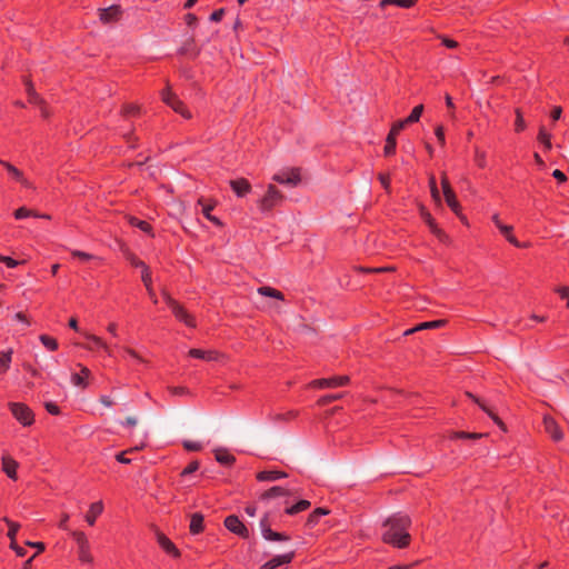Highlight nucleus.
Returning a JSON list of instances; mask_svg holds the SVG:
<instances>
[{"instance_id":"f257e3e1","label":"nucleus","mask_w":569,"mask_h":569,"mask_svg":"<svg viewBox=\"0 0 569 569\" xmlns=\"http://www.w3.org/2000/svg\"><path fill=\"white\" fill-rule=\"evenodd\" d=\"M411 519L405 513H395L383 522L382 540L396 548H406L409 546L411 537L409 527Z\"/></svg>"},{"instance_id":"f03ea898","label":"nucleus","mask_w":569,"mask_h":569,"mask_svg":"<svg viewBox=\"0 0 569 569\" xmlns=\"http://www.w3.org/2000/svg\"><path fill=\"white\" fill-rule=\"evenodd\" d=\"M290 490L283 488L281 486H273L269 490L264 491L259 496V501L268 503L271 500L278 499V507L284 506V513L289 516L297 515L299 512L306 511L310 508L311 503L309 500L301 499L293 505H289L288 497L290 495Z\"/></svg>"},{"instance_id":"7ed1b4c3","label":"nucleus","mask_w":569,"mask_h":569,"mask_svg":"<svg viewBox=\"0 0 569 569\" xmlns=\"http://www.w3.org/2000/svg\"><path fill=\"white\" fill-rule=\"evenodd\" d=\"M162 298L166 305L170 308L177 320L184 323L189 328H196L197 322L192 315H190L181 305H179L167 291H162Z\"/></svg>"},{"instance_id":"20e7f679","label":"nucleus","mask_w":569,"mask_h":569,"mask_svg":"<svg viewBox=\"0 0 569 569\" xmlns=\"http://www.w3.org/2000/svg\"><path fill=\"white\" fill-rule=\"evenodd\" d=\"M283 199V193L276 186L269 184L264 196L258 200V207L262 213H267L279 206Z\"/></svg>"},{"instance_id":"39448f33","label":"nucleus","mask_w":569,"mask_h":569,"mask_svg":"<svg viewBox=\"0 0 569 569\" xmlns=\"http://www.w3.org/2000/svg\"><path fill=\"white\" fill-rule=\"evenodd\" d=\"M9 409L16 420L23 427H30L34 422V413L29 406L22 402H10Z\"/></svg>"},{"instance_id":"423d86ee","label":"nucleus","mask_w":569,"mask_h":569,"mask_svg":"<svg viewBox=\"0 0 569 569\" xmlns=\"http://www.w3.org/2000/svg\"><path fill=\"white\" fill-rule=\"evenodd\" d=\"M162 101L169 106L174 112L182 116L184 119H190L191 113L184 106V103L171 92V89L168 87L161 92Z\"/></svg>"},{"instance_id":"0eeeda50","label":"nucleus","mask_w":569,"mask_h":569,"mask_svg":"<svg viewBox=\"0 0 569 569\" xmlns=\"http://www.w3.org/2000/svg\"><path fill=\"white\" fill-rule=\"evenodd\" d=\"M73 539L78 546V557L82 565H90L93 560L90 552V543L87 536L82 531L72 532Z\"/></svg>"},{"instance_id":"6e6552de","label":"nucleus","mask_w":569,"mask_h":569,"mask_svg":"<svg viewBox=\"0 0 569 569\" xmlns=\"http://www.w3.org/2000/svg\"><path fill=\"white\" fill-rule=\"evenodd\" d=\"M492 222L499 229L501 234L506 238V240L517 248L527 247L526 243H521L518 239L512 234L513 227L509 224H505L501 222L499 213H493L491 217Z\"/></svg>"},{"instance_id":"1a4fd4ad","label":"nucleus","mask_w":569,"mask_h":569,"mask_svg":"<svg viewBox=\"0 0 569 569\" xmlns=\"http://www.w3.org/2000/svg\"><path fill=\"white\" fill-rule=\"evenodd\" d=\"M272 180L290 187H296L301 181L300 170L297 168L280 171L273 174Z\"/></svg>"},{"instance_id":"9d476101","label":"nucleus","mask_w":569,"mask_h":569,"mask_svg":"<svg viewBox=\"0 0 569 569\" xmlns=\"http://www.w3.org/2000/svg\"><path fill=\"white\" fill-rule=\"evenodd\" d=\"M270 515L267 512L260 519V530L262 537L268 541H288L289 536L271 530L269 523Z\"/></svg>"},{"instance_id":"9b49d317","label":"nucleus","mask_w":569,"mask_h":569,"mask_svg":"<svg viewBox=\"0 0 569 569\" xmlns=\"http://www.w3.org/2000/svg\"><path fill=\"white\" fill-rule=\"evenodd\" d=\"M349 382L348 376H335L330 378L316 379L310 382V387L317 389L338 388Z\"/></svg>"},{"instance_id":"f8f14e48","label":"nucleus","mask_w":569,"mask_h":569,"mask_svg":"<svg viewBox=\"0 0 569 569\" xmlns=\"http://www.w3.org/2000/svg\"><path fill=\"white\" fill-rule=\"evenodd\" d=\"M82 336L88 340L90 345L84 346L88 350L99 349L102 350L108 357L113 356L112 348L103 341L100 337L89 333V332H82Z\"/></svg>"},{"instance_id":"ddd939ff","label":"nucleus","mask_w":569,"mask_h":569,"mask_svg":"<svg viewBox=\"0 0 569 569\" xmlns=\"http://www.w3.org/2000/svg\"><path fill=\"white\" fill-rule=\"evenodd\" d=\"M224 526L226 528L231 531L232 533L241 537V538H248L249 537V530L248 528L242 523V521L234 515H230L224 519Z\"/></svg>"},{"instance_id":"4468645a","label":"nucleus","mask_w":569,"mask_h":569,"mask_svg":"<svg viewBox=\"0 0 569 569\" xmlns=\"http://www.w3.org/2000/svg\"><path fill=\"white\" fill-rule=\"evenodd\" d=\"M441 186H442V190H443V196H445V199H446V202L448 204V207L455 212V213H458L459 209H460V204L456 198V194L453 192V190L451 189L450 184H449V181L446 177H442L441 179Z\"/></svg>"},{"instance_id":"2eb2a0df","label":"nucleus","mask_w":569,"mask_h":569,"mask_svg":"<svg viewBox=\"0 0 569 569\" xmlns=\"http://www.w3.org/2000/svg\"><path fill=\"white\" fill-rule=\"evenodd\" d=\"M0 163L7 169L10 178L20 184H22L24 188L31 189L33 188L32 183L23 176L22 171H20L18 168L12 166L11 163L7 161H0Z\"/></svg>"},{"instance_id":"dca6fc26","label":"nucleus","mask_w":569,"mask_h":569,"mask_svg":"<svg viewBox=\"0 0 569 569\" xmlns=\"http://www.w3.org/2000/svg\"><path fill=\"white\" fill-rule=\"evenodd\" d=\"M26 91L28 93L29 102L36 106H39L41 116L43 118H48L50 116V112L46 104L43 103L42 99L34 91L32 84L30 82L26 83Z\"/></svg>"},{"instance_id":"f3484780","label":"nucleus","mask_w":569,"mask_h":569,"mask_svg":"<svg viewBox=\"0 0 569 569\" xmlns=\"http://www.w3.org/2000/svg\"><path fill=\"white\" fill-rule=\"evenodd\" d=\"M80 372H74L71 375V383L79 388H87L88 382L87 379L91 376V371L86 366L79 363Z\"/></svg>"},{"instance_id":"a211bd4d","label":"nucleus","mask_w":569,"mask_h":569,"mask_svg":"<svg viewBox=\"0 0 569 569\" xmlns=\"http://www.w3.org/2000/svg\"><path fill=\"white\" fill-rule=\"evenodd\" d=\"M543 427L546 432L555 440L559 441L562 439L563 435L560 430L556 420L549 416L543 417Z\"/></svg>"},{"instance_id":"6ab92c4d","label":"nucleus","mask_w":569,"mask_h":569,"mask_svg":"<svg viewBox=\"0 0 569 569\" xmlns=\"http://www.w3.org/2000/svg\"><path fill=\"white\" fill-rule=\"evenodd\" d=\"M121 9L119 6H110L109 8L99 9V19L103 23L117 21L120 18Z\"/></svg>"},{"instance_id":"aec40b11","label":"nucleus","mask_w":569,"mask_h":569,"mask_svg":"<svg viewBox=\"0 0 569 569\" xmlns=\"http://www.w3.org/2000/svg\"><path fill=\"white\" fill-rule=\"evenodd\" d=\"M189 356L191 358L201 359L206 361H216L220 357L219 352L216 350H202L197 348L190 349Z\"/></svg>"},{"instance_id":"412c9836","label":"nucleus","mask_w":569,"mask_h":569,"mask_svg":"<svg viewBox=\"0 0 569 569\" xmlns=\"http://www.w3.org/2000/svg\"><path fill=\"white\" fill-rule=\"evenodd\" d=\"M230 187H231L232 191L240 198L244 197L246 194H248L251 191V184L249 183V181L247 179H243V178L231 180Z\"/></svg>"},{"instance_id":"4be33fe9","label":"nucleus","mask_w":569,"mask_h":569,"mask_svg":"<svg viewBox=\"0 0 569 569\" xmlns=\"http://www.w3.org/2000/svg\"><path fill=\"white\" fill-rule=\"evenodd\" d=\"M18 462L9 457L4 456L2 457V471L12 480H17V470H18Z\"/></svg>"},{"instance_id":"5701e85b","label":"nucleus","mask_w":569,"mask_h":569,"mask_svg":"<svg viewBox=\"0 0 569 569\" xmlns=\"http://www.w3.org/2000/svg\"><path fill=\"white\" fill-rule=\"evenodd\" d=\"M141 280L147 289L149 298L154 305H157L158 298L152 288L151 272L148 267H144V270H141Z\"/></svg>"},{"instance_id":"b1692460","label":"nucleus","mask_w":569,"mask_h":569,"mask_svg":"<svg viewBox=\"0 0 569 569\" xmlns=\"http://www.w3.org/2000/svg\"><path fill=\"white\" fill-rule=\"evenodd\" d=\"M198 204L201 206V212H202V214L204 216V218L207 220H209L210 222H212L217 227H221L222 226L221 220L218 217L211 214V211L213 210L214 204L204 203V200L202 198H200L198 200Z\"/></svg>"},{"instance_id":"393cba45","label":"nucleus","mask_w":569,"mask_h":569,"mask_svg":"<svg viewBox=\"0 0 569 569\" xmlns=\"http://www.w3.org/2000/svg\"><path fill=\"white\" fill-rule=\"evenodd\" d=\"M103 511V503L102 501H97L90 505V508L86 515V521L89 526H93L97 518L102 513Z\"/></svg>"},{"instance_id":"a878e982","label":"nucleus","mask_w":569,"mask_h":569,"mask_svg":"<svg viewBox=\"0 0 569 569\" xmlns=\"http://www.w3.org/2000/svg\"><path fill=\"white\" fill-rule=\"evenodd\" d=\"M286 477L287 473L280 470H262L257 473L258 481H277Z\"/></svg>"},{"instance_id":"bb28decb","label":"nucleus","mask_w":569,"mask_h":569,"mask_svg":"<svg viewBox=\"0 0 569 569\" xmlns=\"http://www.w3.org/2000/svg\"><path fill=\"white\" fill-rule=\"evenodd\" d=\"M158 543L168 555H171L172 557L179 556V551H178L177 547L164 535H162V533L158 535Z\"/></svg>"},{"instance_id":"cd10ccee","label":"nucleus","mask_w":569,"mask_h":569,"mask_svg":"<svg viewBox=\"0 0 569 569\" xmlns=\"http://www.w3.org/2000/svg\"><path fill=\"white\" fill-rule=\"evenodd\" d=\"M329 513V510L326 509V508H316L307 518V521H306V526L308 528H313L316 527L319 521H320V518L323 517V516H327Z\"/></svg>"},{"instance_id":"c85d7f7f","label":"nucleus","mask_w":569,"mask_h":569,"mask_svg":"<svg viewBox=\"0 0 569 569\" xmlns=\"http://www.w3.org/2000/svg\"><path fill=\"white\" fill-rule=\"evenodd\" d=\"M13 350L11 348L0 352V373H4L10 369Z\"/></svg>"},{"instance_id":"c756f323","label":"nucleus","mask_w":569,"mask_h":569,"mask_svg":"<svg viewBox=\"0 0 569 569\" xmlns=\"http://www.w3.org/2000/svg\"><path fill=\"white\" fill-rule=\"evenodd\" d=\"M257 292L262 296V297H269V298H273V299H277V300H283L284 299V296L281 291L272 288V287H268V286H262V287H259L257 289Z\"/></svg>"},{"instance_id":"7c9ffc66","label":"nucleus","mask_w":569,"mask_h":569,"mask_svg":"<svg viewBox=\"0 0 569 569\" xmlns=\"http://www.w3.org/2000/svg\"><path fill=\"white\" fill-rule=\"evenodd\" d=\"M203 530V516L201 513H193L190 520V532L198 535Z\"/></svg>"},{"instance_id":"2f4dec72","label":"nucleus","mask_w":569,"mask_h":569,"mask_svg":"<svg viewBox=\"0 0 569 569\" xmlns=\"http://www.w3.org/2000/svg\"><path fill=\"white\" fill-rule=\"evenodd\" d=\"M295 557V552H288L283 555H278L273 558H271L269 561L273 566V568H278L280 566L289 565Z\"/></svg>"},{"instance_id":"473e14b6","label":"nucleus","mask_w":569,"mask_h":569,"mask_svg":"<svg viewBox=\"0 0 569 569\" xmlns=\"http://www.w3.org/2000/svg\"><path fill=\"white\" fill-rule=\"evenodd\" d=\"M129 223L132 226V227H137L139 228L141 231L148 233V234H152V227L149 222L144 221V220H140L136 217H131L129 219Z\"/></svg>"},{"instance_id":"72a5a7b5","label":"nucleus","mask_w":569,"mask_h":569,"mask_svg":"<svg viewBox=\"0 0 569 569\" xmlns=\"http://www.w3.org/2000/svg\"><path fill=\"white\" fill-rule=\"evenodd\" d=\"M441 325H442L441 320H433V321L422 322V323L418 325L417 327L405 331V335L408 336V335H410L412 332H416V331H419V330H422V329L438 328Z\"/></svg>"},{"instance_id":"f704fd0d","label":"nucleus","mask_w":569,"mask_h":569,"mask_svg":"<svg viewBox=\"0 0 569 569\" xmlns=\"http://www.w3.org/2000/svg\"><path fill=\"white\" fill-rule=\"evenodd\" d=\"M39 340L49 351H56L59 347L58 341L48 335H40Z\"/></svg>"},{"instance_id":"c9c22d12","label":"nucleus","mask_w":569,"mask_h":569,"mask_svg":"<svg viewBox=\"0 0 569 569\" xmlns=\"http://www.w3.org/2000/svg\"><path fill=\"white\" fill-rule=\"evenodd\" d=\"M396 147H397V136H392V133L389 132L387 136V139H386L385 149H383L385 154L386 156L393 154L396 152Z\"/></svg>"},{"instance_id":"e433bc0d","label":"nucleus","mask_w":569,"mask_h":569,"mask_svg":"<svg viewBox=\"0 0 569 569\" xmlns=\"http://www.w3.org/2000/svg\"><path fill=\"white\" fill-rule=\"evenodd\" d=\"M538 141L543 144L546 150H550L552 148L551 144V134L541 127L538 133Z\"/></svg>"},{"instance_id":"4c0bfd02","label":"nucleus","mask_w":569,"mask_h":569,"mask_svg":"<svg viewBox=\"0 0 569 569\" xmlns=\"http://www.w3.org/2000/svg\"><path fill=\"white\" fill-rule=\"evenodd\" d=\"M2 521L6 522L9 527V530L7 532L8 538L10 540H14L16 536L20 529V525L18 522L10 520L8 517H3Z\"/></svg>"},{"instance_id":"58836bf2","label":"nucleus","mask_w":569,"mask_h":569,"mask_svg":"<svg viewBox=\"0 0 569 569\" xmlns=\"http://www.w3.org/2000/svg\"><path fill=\"white\" fill-rule=\"evenodd\" d=\"M422 112H423V106L422 104L416 106L411 110L410 114L406 118V122H409V124L418 122L420 120Z\"/></svg>"},{"instance_id":"ea45409f","label":"nucleus","mask_w":569,"mask_h":569,"mask_svg":"<svg viewBox=\"0 0 569 569\" xmlns=\"http://www.w3.org/2000/svg\"><path fill=\"white\" fill-rule=\"evenodd\" d=\"M216 459L219 463L229 466L234 461V457L228 451H219L216 453Z\"/></svg>"},{"instance_id":"a19ab883","label":"nucleus","mask_w":569,"mask_h":569,"mask_svg":"<svg viewBox=\"0 0 569 569\" xmlns=\"http://www.w3.org/2000/svg\"><path fill=\"white\" fill-rule=\"evenodd\" d=\"M71 256L73 258H78L79 260L83 261V262H88V261H92V260H99L98 257L91 254V253H88V252H84V251H80V250H72L71 251Z\"/></svg>"},{"instance_id":"79ce46f5","label":"nucleus","mask_w":569,"mask_h":569,"mask_svg":"<svg viewBox=\"0 0 569 569\" xmlns=\"http://www.w3.org/2000/svg\"><path fill=\"white\" fill-rule=\"evenodd\" d=\"M36 216V212L26 207H21L14 211V218L18 220Z\"/></svg>"},{"instance_id":"37998d69","label":"nucleus","mask_w":569,"mask_h":569,"mask_svg":"<svg viewBox=\"0 0 569 569\" xmlns=\"http://www.w3.org/2000/svg\"><path fill=\"white\" fill-rule=\"evenodd\" d=\"M420 214L423 221L429 227V230H432L436 226H438L432 216L430 214V212H428L425 208H421Z\"/></svg>"},{"instance_id":"c03bdc74","label":"nucleus","mask_w":569,"mask_h":569,"mask_svg":"<svg viewBox=\"0 0 569 569\" xmlns=\"http://www.w3.org/2000/svg\"><path fill=\"white\" fill-rule=\"evenodd\" d=\"M143 446L141 447H133L127 451H122V452H119L117 456H116V460L119 462V463H123V465H128L131 462V460L129 458L126 457V455L128 452H133V451H137L139 449H141Z\"/></svg>"},{"instance_id":"a18cd8bd","label":"nucleus","mask_w":569,"mask_h":569,"mask_svg":"<svg viewBox=\"0 0 569 569\" xmlns=\"http://www.w3.org/2000/svg\"><path fill=\"white\" fill-rule=\"evenodd\" d=\"M430 232L442 243L448 242L449 237L448 234L441 230L438 226H436Z\"/></svg>"},{"instance_id":"49530a36","label":"nucleus","mask_w":569,"mask_h":569,"mask_svg":"<svg viewBox=\"0 0 569 569\" xmlns=\"http://www.w3.org/2000/svg\"><path fill=\"white\" fill-rule=\"evenodd\" d=\"M408 124L409 122H406V119L398 120L392 124L390 132L392 133V136H398L400 131L403 130Z\"/></svg>"},{"instance_id":"de8ad7c7","label":"nucleus","mask_w":569,"mask_h":569,"mask_svg":"<svg viewBox=\"0 0 569 569\" xmlns=\"http://www.w3.org/2000/svg\"><path fill=\"white\" fill-rule=\"evenodd\" d=\"M515 129L517 132L523 131L526 129L525 119L519 110L516 111Z\"/></svg>"},{"instance_id":"09e8293b","label":"nucleus","mask_w":569,"mask_h":569,"mask_svg":"<svg viewBox=\"0 0 569 569\" xmlns=\"http://www.w3.org/2000/svg\"><path fill=\"white\" fill-rule=\"evenodd\" d=\"M429 184H430L431 197L433 198L435 201L440 202V192L437 188L435 177L430 178Z\"/></svg>"},{"instance_id":"8fccbe9b","label":"nucleus","mask_w":569,"mask_h":569,"mask_svg":"<svg viewBox=\"0 0 569 569\" xmlns=\"http://www.w3.org/2000/svg\"><path fill=\"white\" fill-rule=\"evenodd\" d=\"M475 162L479 168H485L487 166L486 153L477 149L475 154Z\"/></svg>"},{"instance_id":"3c124183","label":"nucleus","mask_w":569,"mask_h":569,"mask_svg":"<svg viewBox=\"0 0 569 569\" xmlns=\"http://www.w3.org/2000/svg\"><path fill=\"white\" fill-rule=\"evenodd\" d=\"M0 261L3 262L8 268H16L19 264L23 263L24 261L16 260L8 256H1Z\"/></svg>"},{"instance_id":"603ef678","label":"nucleus","mask_w":569,"mask_h":569,"mask_svg":"<svg viewBox=\"0 0 569 569\" xmlns=\"http://www.w3.org/2000/svg\"><path fill=\"white\" fill-rule=\"evenodd\" d=\"M183 447L188 451H199L202 449V445L198 441L184 440Z\"/></svg>"},{"instance_id":"864d4df0","label":"nucleus","mask_w":569,"mask_h":569,"mask_svg":"<svg viewBox=\"0 0 569 569\" xmlns=\"http://www.w3.org/2000/svg\"><path fill=\"white\" fill-rule=\"evenodd\" d=\"M198 469H199V462L192 461L182 470L181 476L186 477L188 475L196 472Z\"/></svg>"},{"instance_id":"5fc2aeb1","label":"nucleus","mask_w":569,"mask_h":569,"mask_svg":"<svg viewBox=\"0 0 569 569\" xmlns=\"http://www.w3.org/2000/svg\"><path fill=\"white\" fill-rule=\"evenodd\" d=\"M480 437H481L480 433H471V432H465V431L455 432L452 436V438H461V439H478Z\"/></svg>"},{"instance_id":"6e6d98bb","label":"nucleus","mask_w":569,"mask_h":569,"mask_svg":"<svg viewBox=\"0 0 569 569\" xmlns=\"http://www.w3.org/2000/svg\"><path fill=\"white\" fill-rule=\"evenodd\" d=\"M435 136L438 140V142L441 144V146H445L446 143V138H445V128L443 126H437L436 129H435Z\"/></svg>"},{"instance_id":"4d7b16f0","label":"nucleus","mask_w":569,"mask_h":569,"mask_svg":"<svg viewBox=\"0 0 569 569\" xmlns=\"http://www.w3.org/2000/svg\"><path fill=\"white\" fill-rule=\"evenodd\" d=\"M124 357H129L136 361H142V359L138 356V353L131 348H121Z\"/></svg>"},{"instance_id":"13d9d810","label":"nucleus","mask_w":569,"mask_h":569,"mask_svg":"<svg viewBox=\"0 0 569 569\" xmlns=\"http://www.w3.org/2000/svg\"><path fill=\"white\" fill-rule=\"evenodd\" d=\"M44 407L50 415L58 416L60 413V409L54 402H46Z\"/></svg>"},{"instance_id":"bf43d9fd","label":"nucleus","mask_w":569,"mask_h":569,"mask_svg":"<svg viewBox=\"0 0 569 569\" xmlns=\"http://www.w3.org/2000/svg\"><path fill=\"white\" fill-rule=\"evenodd\" d=\"M223 16H224V10H223V9H218V10H214V11L210 14L209 19H210V21H212V22H219V21H221V20H222Z\"/></svg>"},{"instance_id":"052dcab7","label":"nucleus","mask_w":569,"mask_h":569,"mask_svg":"<svg viewBox=\"0 0 569 569\" xmlns=\"http://www.w3.org/2000/svg\"><path fill=\"white\" fill-rule=\"evenodd\" d=\"M342 397L341 393H331V395H327V396H323L321 399H320V402L322 405H326V403H329V402H332L335 400H338Z\"/></svg>"},{"instance_id":"680f3d73","label":"nucleus","mask_w":569,"mask_h":569,"mask_svg":"<svg viewBox=\"0 0 569 569\" xmlns=\"http://www.w3.org/2000/svg\"><path fill=\"white\" fill-rule=\"evenodd\" d=\"M169 391L173 396H186L189 393V390L184 387H171Z\"/></svg>"},{"instance_id":"e2e57ef3","label":"nucleus","mask_w":569,"mask_h":569,"mask_svg":"<svg viewBox=\"0 0 569 569\" xmlns=\"http://www.w3.org/2000/svg\"><path fill=\"white\" fill-rule=\"evenodd\" d=\"M415 3H416L415 0H393L395 6H398L400 8H406V9L413 7Z\"/></svg>"},{"instance_id":"0e129e2a","label":"nucleus","mask_w":569,"mask_h":569,"mask_svg":"<svg viewBox=\"0 0 569 569\" xmlns=\"http://www.w3.org/2000/svg\"><path fill=\"white\" fill-rule=\"evenodd\" d=\"M378 178H379V181H380L381 186L383 187V189L385 190H389V187H390V177H389V174L380 173Z\"/></svg>"},{"instance_id":"69168bd1","label":"nucleus","mask_w":569,"mask_h":569,"mask_svg":"<svg viewBox=\"0 0 569 569\" xmlns=\"http://www.w3.org/2000/svg\"><path fill=\"white\" fill-rule=\"evenodd\" d=\"M123 427H127V428H133L136 427V425L138 423V420L137 418L134 417H128L126 420L121 421L120 422Z\"/></svg>"},{"instance_id":"338daca9","label":"nucleus","mask_w":569,"mask_h":569,"mask_svg":"<svg viewBox=\"0 0 569 569\" xmlns=\"http://www.w3.org/2000/svg\"><path fill=\"white\" fill-rule=\"evenodd\" d=\"M557 292L562 299H567V307H569V288L568 287H560L557 289Z\"/></svg>"},{"instance_id":"774afa93","label":"nucleus","mask_w":569,"mask_h":569,"mask_svg":"<svg viewBox=\"0 0 569 569\" xmlns=\"http://www.w3.org/2000/svg\"><path fill=\"white\" fill-rule=\"evenodd\" d=\"M197 17L196 14L193 13H187L186 17H184V21L187 23V26L189 27H194L197 24Z\"/></svg>"}]
</instances>
